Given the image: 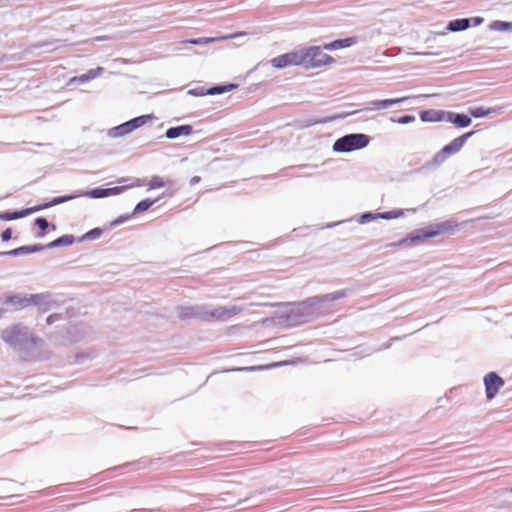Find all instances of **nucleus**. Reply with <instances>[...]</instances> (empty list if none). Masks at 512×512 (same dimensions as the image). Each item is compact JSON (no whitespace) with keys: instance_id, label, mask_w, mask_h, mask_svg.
Listing matches in <instances>:
<instances>
[{"instance_id":"42","label":"nucleus","mask_w":512,"mask_h":512,"mask_svg":"<svg viewBox=\"0 0 512 512\" xmlns=\"http://www.w3.org/2000/svg\"><path fill=\"white\" fill-rule=\"evenodd\" d=\"M473 21L474 26H478L484 22V19L482 17H474L470 19V22Z\"/></svg>"},{"instance_id":"40","label":"nucleus","mask_w":512,"mask_h":512,"mask_svg":"<svg viewBox=\"0 0 512 512\" xmlns=\"http://www.w3.org/2000/svg\"><path fill=\"white\" fill-rule=\"evenodd\" d=\"M60 319H61V316L59 314H52V315L47 317L46 322H47V324L50 325V324H52L55 321H58Z\"/></svg>"},{"instance_id":"34","label":"nucleus","mask_w":512,"mask_h":512,"mask_svg":"<svg viewBox=\"0 0 512 512\" xmlns=\"http://www.w3.org/2000/svg\"><path fill=\"white\" fill-rule=\"evenodd\" d=\"M151 119H152L151 115H142V116L133 118L131 120L133 122L134 128L137 129V128H140L143 125H145Z\"/></svg>"},{"instance_id":"8","label":"nucleus","mask_w":512,"mask_h":512,"mask_svg":"<svg viewBox=\"0 0 512 512\" xmlns=\"http://www.w3.org/2000/svg\"><path fill=\"white\" fill-rule=\"evenodd\" d=\"M242 306L231 305V306H219L211 311H205V315L208 317V320L215 319L218 321H227L233 316L239 314L243 311Z\"/></svg>"},{"instance_id":"28","label":"nucleus","mask_w":512,"mask_h":512,"mask_svg":"<svg viewBox=\"0 0 512 512\" xmlns=\"http://www.w3.org/2000/svg\"><path fill=\"white\" fill-rule=\"evenodd\" d=\"M236 87H237V85H235V84L218 85V86H214V87L210 88L209 90H207L206 94H208V95L221 94L224 92H229V91L235 89Z\"/></svg>"},{"instance_id":"43","label":"nucleus","mask_w":512,"mask_h":512,"mask_svg":"<svg viewBox=\"0 0 512 512\" xmlns=\"http://www.w3.org/2000/svg\"><path fill=\"white\" fill-rule=\"evenodd\" d=\"M189 93L192 95H195V96H200V95L206 94V92H204L202 89L201 90L193 89V90H190Z\"/></svg>"},{"instance_id":"48","label":"nucleus","mask_w":512,"mask_h":512,"mask_svg":"<svg viewBox=\"0 0 512 512\" xmlns=\"http://www.w3.org/2000/svg\"><path fill=\"white\" fill-rule=\"evenodd\" d=\"M508 491H509V493H511V494H512V487H511Z\"/></svg>"},{"instance_id":"41","label":"nucleus","mask_w":512,"mask_h":512,"mask_svg":"<svg viewBox=\"0 0 512 512\" xmlns=\"http://www.w3.org/2000/svg\"><path fill=\"white\" fill-rule=\"evenodd\" d=\"M123 125L128 134L135 130L132 120L123 123Z\"/></svg>"},{"instance_id":"21","label":"nucleus","mask_w":512,"mask_h":512,"mask_svg":"<svg viewBox=\"0 0 512 512\" xmlns=\"http://www.w3.org/2000/svg\"><path fill=\"white\" fill-rule=\"evenodd\" d=\"M470 27V19L462 18L452 20L447 25V30L451 32H460L468 29Z\"/></svg>"},{"instance_id":"16","label":"nucleus","mask_w":512,"mask_h":512,"mask_svg":"<svg viewBox=\"0 0 512 512\" xmlns=\"http://www.w3.org/2000/svg\"><path fill=\"white\" fill-rule=\"evenodd\" d=\"M45 249L44 245L41 244H35L30 246H21L19 248L6 251V252H0V256H21L26 255L34 252H39Z\"/></svg>"},{"instance_id":"33","label":"nucleus","mask_w":512,"mask_h":512,"mask_svg":"<svg viewBox=\"0 0 512 512\" xmlns=\"http://www.w3.org/2000/svg\"><path fill=\"white\" fill-rule=\"evenodd\" d=\"M127 131L124 127L123 124H120L116 127H113L111 128L109 131H108V135L112 138H117V137H122V136H125L127 135Z\"/></svg>"},{"instance_id":"37","label":"nucleus","mask_w":512,"mask_h":512,"mask_svg":"<svg viewBox=\"0 0 512 512\" xmlns=\"http://www.w3.org/2000/svg\"><path fill=\"white\" fill-rule=\"evenodd\" d=\"M35 224L40 230L45 231L49 227V223L45 218L38 217L35 219Z\"/></svg>"},{"instance_id":"1","label":"nucleus","mask_w":512,"mask_h":512,"mask_svg":"<svg viewBox=\"0 0 512 512\" xmlns=\"http://www.w3.org/2000/svg\"><path fill=\"white\" fill-rule=\"evenodd\" d=\"M348 296L347 289L337 290L325 295L313 296L304 301L293 303L287 315L292 325H298L313 320L326 312L324 305L341 300Z\"/></svg>"},{"instance_id":"32","label":"nucleus","mask_w":512,"mask_h":512,"mask_svg":"<svg viewBox=\"0 0 512 512\" xmlns=\"http://www.w3.org/2000/svg\"><path fill=\"white\" fill-rule=\"evenodd\" d=\"M103 231L101 228H94L87 233H85L81 238L80 241H90L98 239L102 235Z\"/></svg>"},{"instance_id":"6","label":"nucleus","mask_w":512,"mask_h":512,"mask_svg":"<svg viewBox=\"0 0 512 512\" xmlns=\"http://www.w3.org/2000/svg\"><path fill=\"white\" fill-rule=\"evenodd\" d=\"M303 57L305 58L304 65L307 67H321L334 62V59L323 52L321 47L311 46L303 49Z\"/></svg>"},{"instance_id":"25","label":"nucleus","mask_w":512,"mask_h":512,"mask_svg":"<svg viewBox=\"0 0 512 512\" xmlns=\"http://www.w3.org/2000/svg\"><path fill=\"white\" fill-rule=\"evenodd\" d=\"M489 29L492 31H512V22L495 20L489 24Z\"/></svg>"},{"instance_id":"31","label":"nucleus","mask_w":512,"mask_h":512,"mask_svg":"<svg viewBox=\"0 0 512 512\" xmlns=\"http://www.w3.org/2000/svg\"><path fill=\"white\" fill-rule=\"evenodd\" d=\"M155 203V200L145 199L140 201L134 208L133 213L139 214L146 210H148L153 204Z\"/></svg>"},{"instance_id":"18","label":"nucleus","mask_w":512,"mask_h":512,"mask_svg":"<svg viewBox=\"0 0 512 512\" xmlns=\"http://www.w3.org/2000/svg\"><path fill=\"white\" fill-rule=\"evenodd\" d=\"M193 132L191 125H181L177 127H171L166 130L165 136L168 139H176L180 136H188Z\"/></svg>"},{"instance_id":"11","label":"nucleus","mask_w":512,"mask_h":512,"mask_svg":"<svg viewBox=\"0 0 512 512\" xmlns=\"http://www.w3.org/2000/svg\"><path fill=\"white\" fill-rule=\"evenodd\" d=\"M176 312L179 318H200L202 320H208L205 315V310L200 306H179L176 308Z\"/></svg>"},{"instance_id":"22","label":"nucleus","mask_w":512,"mask_h":512,"mask_svg":"<svg viewBox=\"0 0 512 512\" xmlns=\"http://www.w3.org/2000/svg\"><path fill=\"white\" fill-rule=\"evenodd\" d=\"M177 182L175 180L168 179L167 181H163L161 177L159 176H153L151 180L148 183V188L151 189H157L162 188L165 186L176 188Z\"/></svg>"},{"instance_id":"44","label":"nucleus","mask_w":512,"mask_h":512,"mask_svg":"<svg viewBox=\"0 0 512 512\" xmlns=\"http://www.w3.org/2000/svg\"><path fill=\"white\" fill-rule=\"evenodd\" d=\"M125 219H127V218H126V217H120V218L116 219V220L112 223V225H118V224L122 223Z\"/></svg>"},{"instance_id":"10","label":"nucleus","mask_w":512,"mask_h":512,"mask_svg":"<svg viewBox=\"0 0 512 512\" xmlns=\"http://www.w3.org/2000/svg\"><path fill=\"white\" fill-rule=\"evenodd\" d=\"M29 299V306H37L41 312H47L56 304V301L53 299V295L49 292L29 294Z\"/></svg>"},{"instance_id":"46","label":"nucleus","mask_w":512,"mask_h":512,"mask_svg":"<svg viewBox=\"0 0 512 512\" xmlns=\"http://www.w3.org/2000/svg\"><path fill=\"white\" fill-rule=\"evenodd\" d=\"M324 122H326V120H315V121H310L307 125L310 126V125L324 123Z\"/></svg>"},{"instance_id":"39","label":"nucleus","mask_w":512,"mask_h":512,"mask_svg":"<svg viewBox=\"0 0 512 512\" xmlns=\"http://www.w3.org/2000/svg\"><path fill=\"white\" fill-rule=\"evenodd\" d=\"M124 190V187L108 188V195H118Z\"/></svg>"},{"instance_id":"5","label":"nucleus","mask_w":512,"mask_h":512,"mask_svg":"<svg viewBox=\"0 0 512 512\" xmlns=\"http://www.w3.org/2000/svg\"><path fill=\"white\" fill-rule=\"evenodd\" d=\"M474 131L467 132L454 140H452L448 145L444 146L439 152H437L431 163L434 165L442 164L449 156L458 153L465 142L474 134Z\"/></svg>"},{"instance_id":"29","label":"nucleus","mask_w":512,"mask_h":512,"mask_svg":"<svg viewBox=\"0 0 512 512\" xmlns=\"http://www.w3.org/2000/svg\"><path fill=\"white\" fill-rule=\"evenodd\" d=\"M454 226L455 225L452 222L446 221V222L438 223L435 225H430V228H432V232H437V236H438L439 234H441L443 232L449 231Z\"/></svg>"},{"instance_id":"38","label":"nucleus","mask_w":512,"mask_h":512,"mask_svg":"<svg viewBox=\"0 0 512 512\" xmlns=\"http://www.w3.org/2000/svg\"><path fill=\"white\" fill-rule=\"evenodd\" d=\"M12 238V229L7 228L5 229L1 234L2 241L6 242L9 241Z\"/></svg>"},{"instance_id":"4","label":"nucleus","mask_w":512,"mask_h":512,"mask_svg":"<svg viewBox=\"0 0 512 512\" xmlns=\"http://www.w3.org/2000/svg\"><path fill=\"white\" fill-rule=\"evenodd\" d=\"M74 197L75 196L55 197L50 202L44 203V204H41V205H38V206H35V207H30V208L23 209L21 211H16V212L0 213V220L10 221V220H15V219H19V218H22V217H26V216L34 213V212H37V211L49 208L51 206H55V205L67 202L69 200H72V199H74Z\"/></svg>"},{"instance_id":"35","label":"nucleus","mask_w":512,"mask_h":512,"mask_svg":"<svg viewBox=\"0 0 512 512\" xmlns=\"http://www.w3.org/2000/svg\"><path fill=\"white\" fill-rule=\"evenodd\" d=\"M392 122H396V123H399V124H409V123H412L415 121V117L412 116V115H405V116H402L398 119H395V118H391L390 119Z\"/></svg>"},{"instance_id":"20","label":"nucleus","mask_w":512,"mask_h":512,"mask_svg":"<svg viewBox=\"0 0 512 512\" xmlns=\"http://www.w3.org/2000/svg\"><path fill=\"white\" fill-rule=\"evenodd\" d=\"M356 43V39L353 37L335 40L331 43L324 45V49L326 50H337L341 48H346L354 45Z\"/></svg>"},{"instance_id":"14","label":"nucleus","mask_w":512,"mask_h":512,"mask_svg":"<svg viewBox=\"0 0 512 512\" xmlns=\"http://www.w3.org/2000/svg\"><path fill=\"white\" fill-rule=\"evenodd\" d=\"M246 34H247L246 32H237V33L223 35V36H219V37H202V38H197V39H190L187 42L190 44H194V45H205V44L214 43V42H218V41H222V40L235 39L240 36H244Z\"/></svg>"},{"instance_id":"9","label":"nucleus","mask_w":512,"mask_h":512,"mask_svg":"<svg viewBox=\"0 0 512 512\" xmlns=\"http://www.w3.org/2000/svg\"><path fill=\"white\" fill-rule=\"evenodd\" d=\"M484 385L487 399H493L504 386V380L495 372H489L484 377Z\"/></svg>"},{"instance_id":"19","label":"nucleus","mask_w":512,"mask_h":512,"mask_svg":"<svg viewBox=\"0 0 512 512\" xmlns=\"http://www.w3.org/2000/svg\"><path fill=\"white\" fill-rule=\"evenodd\" d=\"M29 301V294H26L9 296L5 302L15 307V309H22L29 306Z\"/></svg>"},{"instance_id":"47","label":"nucleus","mask_w":512,"mask_h":512,"mask_svg":"<svg viewBox=\"0 0 512 512\" xmlns=\"http://www.w3.org/2000/svg\"><path fill=\"white\" fill-rule=\"evenodd\" d=\"M262 367H244V368H240L239 370H250V371H253V370H256V369H261Z\"/></svg>"},{"instance_id":"30","label":"nucleus","mask_w":512,"mask_h":512,"mask_svg":"<svg viewBox=\"0 0 512 512\" xmlns=\"http://www.w3.org/2000/svg\"><path fill=\"white\" fill-rule=\"evenodd\" d=\"M403 215H404V210H401V209H395L392 211L377 213V216H379L380 219H385V220L396 219Z\"/></svg>"},{"instance_id":"17","label":"nucleus","mask_w":512,"mask_h":512,"mask_svg":"<svg viewBox=\"0 0 512 512\" xmlns=\"http://www.w3.org/2000/svg\"><path fill=\"white\" fill-rule=\"evenodd\" d=\"M103 71H104V69L102 67H97L96 69H90L87 71V73H85L83 75L72 77L68 81V85H73L75 83H80V84L86 83V82L100 76L103 73Z\"/></svg>"},{"instance_id":"24","label":"nucleus","mask_w":512,"mask_h":512,"mask_svg":"<svg viewBox=\"0 0 512 512\" xmlns=\"http://www.w3.org/2000/svg\"><path fill=\"white\" fill-rule=\"evenodd\" d=\"M501 111V108H484V107H475L469 108L468 113L474 118H482L486 117L493 113H498Z\"/></svg>"},{"instance_id":"23","label":"nucleus","mask_w":512,"mask_h":512,"mask_svg":"<svg viewBox=\"0 0 512 512\" xmlns=\"http://www.w3.org/2000/svg\"><path fill=\"white\" fill-rule=\"evenodd\" d=\"M74 241H75L74 236L67 234V235H63V236L55 239L54 241H52L44 246H45V249H52V248L72 245L74 243Z\"/></svg>"},{"instance_id":"2","label":"nucleus","mask_w":512,"mask_h":512,"mask_svg":"<svg viewBox=\"0 0 512 512\" xmlns=\"http://www.w3.org/2000/svg\"><path fill=\"white\" fill-rule=\"evenodd\" d=\"M1 338L16 349L29 350L41 341L35 337L28 327L22 324H14L2 331Z\"/></svg>"},{"instance_id":"36","label":"nucleus","mask_w":512,"mask_h":512,"mask_svg":"<svg viewBox=\"0 0 512 512\" xmlns=\"http://www.w3.org/2000/svg\"><path fill=\"white\" fill-rule=\"evenodd\" d=\"M375 219H380L379 216H377V213L374 214V213L367 212V213H364L361 215L359 222L366 223L368 221L375 220Z\"/></svg>"},{"instance_id":"26","label":"nucleus","mask_w":512,"mask_h":512,"mask_svg":"<svg viewBox=\"0 0 512 512\" xmlns=\"http://www.w3.org/2000/svg\"><path fill=\"white\" fill-rule=\"evenodd\" d=\"M442 112L443 111H434V110L423 111L420 114V118L424 122H426V121H441V120H443V117H444L442 115Z\"/></svg>"},{"instance_id":"27","label":"nucleus","mask_w":512,"mask_h":512,"mask_svg":"<svg viewBox=\"0 0 512 512\" xmlns=\"http://www.w3.org/2000/svg\"><path fill=\"white\" fill-rule=\"evenodd\" d=\"M74 196H75L74 198H76L78 196H86V197H90V198H103V197H107L109 195H108V188H96V189H93L86 193L75 194Z\"/></svg>"},{"instance_id":"45","label":"nucleus","mask_w":512,"mask_h":512,"mask_svg":"<svg viewBox=\"0 0 512 512\" xmlns=\"http://www.w3.org/2000/svg\"><path fill=\"white\" fill-rule=\"evenodd\" d=\"M200 181V177L198 176H194L191 180H190V183L191 185H194L196 183H198Z\"/></svg>"},{"instance_id":"15","label":"nucleus","mask_w":512,"mask_h":512,"mask_svg":"<svg viewBox=\"0 0 512 512\" xmlns=\"http://www.w3.org/2000/svg\"><path fill=\"white\" fill-rule=\"evenodd\" d=\"M443 120L453 123L459 128L468 127L471 124V119L464 114H458L454 112H442Z\"/></svg>"},{"instance_id":"3","label":"nucleus","mask_w":512,"mask_h":512,"mask_svg":"<svg viewBox=\"0 0 512 512\" xmlns=\"http://www.w3.org/2000/svg\"><path fill=\"white\" fill-rule=\"evenodd\" d=\"M369 143V137L365 134H348L337 139L333 144V150L339 153L351 152L362 149Z\"/></svg>"},{"instance_id":"7","label":"nucleus","mask_w":512,"mask_h":512,"mask_svg":"<svg viewBox=\"0 0 512 512\" xmlns=\"http://www.w3.org/2000/svg\"><path fill=\"white\" fill-rule=\"evenodd\" d=\"M270 63L277 69H282L288 66L304 65L305 58L303 57V49L279 55L271 59Z\"/></svg>"},{"instance_id":"13","label":"nucleus","mask_w":512,"mask_h":512,"mask_svg":"<svg viewBox=\"0 0 512 512\" xmlns=\"http://www.w3.org/2000/svg\"><path fill=\"white\" fill-rule=\"evenodd\" d=\"M410 96L393 98V99H384V100H373L367 103V107L364 110H385L390 108L395 104L402 103L408 100Z\"/></svg>"},{"instance_id":"12","label":"nucleus","mask_w":512,"mask_h":512,"mask_svg":"<svg viewBox=\"0 0 512 512\" xmlns=\"http://www.w3.org/2000/svg\"><path fill=\"white\" fill-rule=\"evenodd\" d=\"M437 236V232H432V228L430 226L423 228V229H417L409 234V236L406 239H402L396 243H390L387 246H399L403 243L407 242L408 240L414 242V241H420L426 238H432Z\"/></svg>"}]
</instances>
